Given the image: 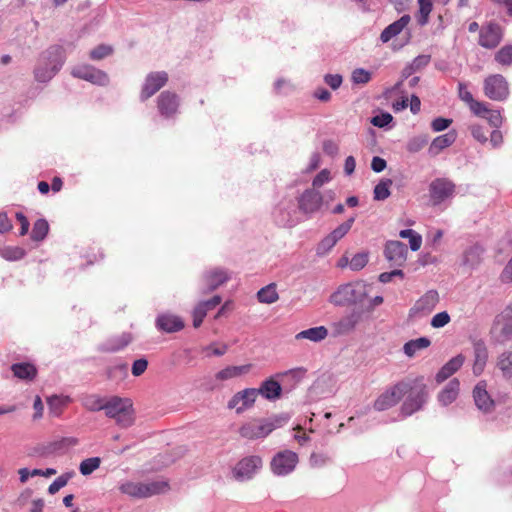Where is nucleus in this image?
Listing matches in <instances>:
<instances>
[{"label":"nucleus","instance_id":"f257e3e1","mask_svg":"<svg viewBox=\"0 0 512 512\" xmlns=\"http://www.w3.org/2000/svg\"><path fill=\"white\" fill-rule=\"evenodd\" d=\"M401 384L405 385L401 392V399L403 397L405 399L400 407V414L403 418H406L425 407L429 394L423 377L405 378L401 380Z\"/></svg>","mask_w":512,"mask_h":512},{"label":"nucleus","instance_id":"f03ea898","mask_svg":"<svg viewBox=\"0 0 512 512\" xmlns=\"http://www.w3.org/2000/svg\"><path fill=\"white\" fill-rule=\"evenodd\" d=\"M66 60L65 50L52 45L40 53L34 68V78L39 83L49 82L62 68Z\"/></svg>","mask_w":512,"mask_h":512},{"label":"nucleus","instance_id":"7ed1b4c3","mask_svg":"<svg viewBox=\"0 0 512 512\" xmlns=\"http://www.w3.org/2000/svg\"><path fill=\"white\" fill-rule=\"evenodd\" d=\"M103 411L105 416L113 419L120 428H128L134 424L135 412L130 398L110 396L106 400Z\"/></svg>","mask_w":512,"mask_h":512},{"label":"nucleus","instance_id":"20e7f679","mask_svg":"<svg viewBox=\"0 0 512 512\" xmlns=\"http://www.w3.org/2000/svg\"><path fill=\"white\" fill-rule=\"evenodd\" d=\"M288 418L284 415H275L270 418L249 422L241 426L239 433L241 437L254 440L265 438L275 429L282 427Z\"/></svg>","mask_w":512,"mask_h":512},{"label":"nucleus","instance_id":"39448f33","mask_svg":"<svg viewBox=\"0 0 512 512\" xmlns=\"http://www.w3.org/2000/svg\"><path fill=\"white\" fill-rule=\"evenodd\" d=\"M367 296L366 285L361 281L343 284L330 296V302L335 306L357 304Z\"/></svg>","mask_w":512,"mask_h":512},{"label":"nucleus","instance_id":"423d86ee","mask_svg":"<svg viewBox=\"0 0 512 512\" xmlns=\"http://www.w3.org/2000/svg\"><path fill=\"white\" fill-rule=\"evenodd\" d=\"M166 481H151V482H134L125 481L119 485V490L132 498H148L154 495L164 493L168 489Z\"/></svg>","mask_w":512,"mask_h":512},{"label":"nucleus","instance_id":"0eeeda50","mask_svg":"<svg viewBox=\"0 0 512 512\" xmlns=\"http://www.w3.org/2000/svg\"><path fill=\"white\" fill-rule=\"evenodd\" d=\"M180 96L170 90L162 91L156 98V108L159 117L168 122L175 123L180 114Z\"/></svg>","mask_w":512,"mask_h":512},{"label":"nucleus","instance_id":"6e6552de","mask_svg":"<svg viewBox=\"0 0 512 512\" xmlns=\"http://www.w3.org/2000/svg\"><path fill=\"white\" fill-rule=\"evenodd\" d=\"M263 460L259 455H249L239 460L232 470L235 480L245 482L253 479L262 469Z\"/></svg>","mask_w":512,"mask_h":512},{"label":"nucleus","instance_id":"1a4fd4ad","mask_svg":"<svg viewBox=\"0 0 512 512\" xmlns=\"http://www.w3.org/2000/svg\"><path fill=\"white\" fill-rule=\"evenodd\" d=\"M298 461L297 453L291 450L279 451L271 459V472L278 477L287 476L295 470Z\"/></svg>","mask_w":512,"mask_h":512},{"label":"nucleus","instance_id":"9d476101","mask_svg":"<svg viewBox=\"0 0 512 512\" xmlns=\"http://www.w3.org/2000/svg\"><path fill=\"white\" fill-rule=\"evenodd\" d=\"M169 80L166 71H153L146 75L139 94L141 102L147 101L163 88Z\"/></svg>","mask_w":512,"mask_h":512},{"label":"nucleus","instance_id":"9b49d317","mask_svg":"<svg viewBox=\"0 0 512 512\" xmlns=\"http://www.w3.org/2000/svg\"><path fill=\"white\" fill-rule=\"evenodd\" d=\"M455 184L448 178H435L429 184V196L433 205H440L455 193Z\"/></svg>","mask_w":512,"mask_h":512},{"label":"nucleus","instance_id":"f8f14e48","mask_svg":"<svg viewBox=\"0 0 512 512\" xmlns=\"http://www.w3.org/2000/svg\"><path fill=\"white\" fill-rule=\"evenodd\" d=\"M71 75L98 86H107L109 84V76L106 72L88 64L74 66L71 70Z\"/></svg>","mask_w":512,"mask_h":512},{"label":"nucleus","instance_id":"ddd939ff","mask_svg":"<svg viewBox=\"0 0 512 512\" xmlns=\"http://www.w3.org/2000/svg\"><path fill=\"white\" fill-rule=\"evenodd\" d=\"M484 93L491 100L504 101L509 96L508 82L500 74L490 75L484 80Z\"/></svg>","mask_w":512,"mask_h":512},{"label":"nucleus","instance_id":"4468645a","mask_svg":"<svg viewBox=\"0 0 512 512\" xmlns=\"http://www.w3.org/2000/svg\"><path fill=\"white\" fill-rule=\"evenodd\" d=\"M405 387L401 381L386 389L374 401V409L376 411H385L394 407L401 400V392Z\"/></svg>","mask_w":512,"mask_h":512},{"label":"nucleus","instance_id":"2eb2a0df","mask_svg":"<svg viewBox=\"0 0 512 512\" xmlns=\"http://www.w3.org/2000/svg\"><path fill=\"white\" fill-rule=\"evenodd\" d=\"M295 204L292 200H282L273 209L272 216L278 226H292L295 223Z\"/></svg>","mask_w":512,"mask_h":512},{"label":"nucleus","instance_id":"dca6fc26","mask_svg":"<svg viewBox=\"0 0 512 512\" xmlns=\"http://www.w3.org/2000/svg\"><path fill=\"white\" fill-rule=\"evenodd\" d=\"M256 398L255 388H246L234 394L228 401L227 407L235 409L236 413L241 414L254 405Z\"/></svg>","mask_w":512,"mask_h":512},{"label":"nucleus","instance_id":"f3484780","mask_svg":"<svg viewBox=\"0 0 512 512\" xmlns=\"http://www.w3.org/2000/svg\"><path fill=\"white\" fill-rule=\"evenodd\" d=\"M229 280L228 271L223 268H213L203 273L202 293L212 292Z\"/></svg>","mask_w":512,"mask_h":512},{"label":"nucleus","instance_id":"a211bd4d","mask_svg":"<svg viewBox=\"0 0 512 512\" xmlns=\"http://www.w3.org/2000/svg\"><path fill=\"white\" fill-rule=\"evenodd\" d=\"M408 249L405 243L397 240L387 241L384 248L386 259L393 265L401 266L406 261Z\"/></svg>","mask_w":512,"mask_h":512},{"label":"nucleus","instance_id":"6ab92c4d","mask_svg":"<svg viewBox=\"0 0 512 512\" xmlns=\"http://www.w3.org/2000/svg\"><path fill=\"white\" fill-rule=\"evenodd\" d=\"M322 195L319 191L313 189L305 190L298 199L299 209L311 214L317 212L322 205Z\"/></svg>","mask_w":512,"mask_h":512},{"label":"nucleus","instance_id":"aec40b11","mask_svg":"<svg viewBox=\"0 0 512 512\" xmlns=\"http://www.w3.org/2000/svg\"><path fill=\"white\" fill-rule=\"evenodd\" d=\"M502 39L501 27L495 23L483 26L479 34V44L488 49L495 48Z\"/></svg>","mask_w":512,"mask_h":512},{"label":"nucleus","instance_id":"412c9836","mask_svg":"<svg viewBox=\"0 0 512 512\" xmlns=\"http://www.w3.org/2000/svg\"><path fill=\"white\" fill-rule=\"evenodd\" d=\"M473 399L476 407L484 413L492 411L494 408V400L487 391V383L479 381L473 389Z\"/></svg>","mask_w":512,"mask_h":512},{"label":"nucleus","instance_id":"4be33fe9","mask_svg":"<svg viewBox=\"0 0 512 512\" xmlns=\"http://www.w3.org/2000/svg\"><path fill=\"white\" fill-rule=\"evenodd\" d=\"M156 327L158 330L166 333H174L184 328L183 320L174 314L163 313L156 318Z\"/></svg>","mask_w":512,"mask_h":512},{"label":"nucleus","instance_id":"5701e85b","mask_svg":"<svg viewBox=\"0 0 512 512\" xmlns=\"http://www.w3.org/2000/svg\"><path fill=\"white\" fill-rule=\"evenodd\" d=\"M439 301L438 292L435 290L427 291L420 297L410 310V314H427L430 313Z\"/></svg>","mask_w":512,"mask_h":512},{"label":"nucleus","instance_id":"b1692460","mask_svg":"<svg viewBox=\"0 0 512 512\" xmlns=\"http://www.w3.org/2000/svg\"><path fill=\"white\" fill-rule=\"evenodd\" d=\"M495 341L505 344L512 340V320L504 315L502 321H497L491 331Z\"/></svg>","mask_w":512,"mask_h":512},{"label":"nucleus","instance_id":"393cba45","mask_svg":"<svg viewBox=\"0 0 512 512\" xmlns=\"http://www.w3.org/2000/svg\"><path fill=\"white\" fill-rule=\"evenodd\" d=\"M473 354V373L478 376L484 371L488 360V349L483 340L479 339L473 342Z\"/></svg>","mask_w":512,"mask_h":512},{"label":"nucleus","instance_id":"a878e982","mask_svg":"<svg viewBox=\"0 0 512 512\" xmlns=\"http://www.w3.org/2000/svg\"><path fill=\"white\" fill-rule=\"evenodd\" d=\"M255 391L257 396L261 395L266 400L275 401L282 395V386L271 377L264 380L258 389L255 388Z\"/></svg>","mask_w":512,"mask_h":512},{"label":"nucleus","instance_id":"bb28decb","mask_svg":"<svg viewBox=\"0 0 512 512\" xmlns=\"http://www.w3.org/2000/svg\"><path fill=\"white\" fill-rule=\"evenodd\" d=\"M465 357L462 354H458L455 357L451 358L447 363H445L440 370L437 372L435 376V380L438 384L447 380L450 376L456 373L464 364Z\"/></svg>","mask_w":512,"mask_h":512},{"label":"nucleus","instance_id":"cd10ccee","mask_svg":"<svg viewBox=\"0 0 512 512\" xmlns=\"http://www.w3.org/2000/svg\"><path fill=\"white\" fill-rule=\"evenodd\" d=\"M411 18L408 14L402 15L398 20L389 24L380 34V40L383 43L389 42L398 36L409 24Z\"/></svg>","mask_w":512,"mask_h":512},{"label":"nucleus","instance_id":"c85d7f7f","mask_svg":"<svg viewBox=\"0 0 512 512\" xmlns=\"http://www.w3.org/2000/svg\"><path fill=\"white\" fill-rule=\"evenodd\" d=\"M457 138V133L454 130H451L443 135L437 136L434 138L428 148V153L430 156L439 155L445 148L451 146Z\"/></svg>","mask_w":512,"mask_h":512},{"label":"nucleus","instance_id":"c756f323","mask_svg":"<svg viewBox=\"0 0 512 512\" xmlns=\"http://www.w3.org/2000/svg\"><path fill=\"white\" fill-rule=\"evenodd\" d=\"M460 390V382L458 379L454 378L450 380L447 385L439 392L437 398L438 402L442 406H448L453 403L459 394Z\"/></svg>","mask_w":512,"mask_h":512},{"label":"nucleus","instance_id":"7c9ffc66","mask_svg":"<svg viewBox=\"0 0 512 512\" xmlns=\"http://www.w3.org/2000/svg\"><path fill=\"white\" fill-rule=\"evenodd\" d=\"M360 313L358 311H352L351 313L343 316L337 322L334 323V328L337 334L345 335L353 331L360 321Z\"/></svg>","mask_w":512,"mask_h":512},{"label":"nucleus","instance_id":"2f4dec72","mask_svg":"<svg viewBox=\"0 0 512 512\" xmlns=\"http://www.w3.org/2000/svg\"><path fill=\"white\" fill-rule=\"evenodd\" d=\"M11 371L14 377L25 381H33L38 372L36 366L29 362L14 363L11 365Z\"/></svg>","mask_w":512,"mask_h":512},{"label":"nucleus","instance_id":"473e14b6","mask_svg":"<svg viewBox=\"0 0 512 512\" xmlns=\"http://www.w3.org/2000/svg\"><path fill=\"white\" fill-rule=\"evenodd\" d=\"M108 397H103L99 394L90 393L83 394L80 397L81 405L90 412H99L104 410V406Z\"/></svg>","mask_w":512,"mask_h":512},{"label":"nucleus","instance_id":"72a5a7b5","mask_svg":"<svg viewBox=\"0 0 512 512\" xmlns=\"http://www.w3.org/2000/svg\"><path fill=\"white\" fill-rule=\"evenodd\" d=\"M132 341L129 333H123L120 336L112 337L103 343L100 349L104 352H117L125 348Z\"/></svg>","mask_w":512,"mask_h":512},{"label":"nucleus","instance_id":"f704fd0d","mask_svg":"<svg viewBox=\"0 0 512 512\" xmlns=\"http://www.w3.org/2000/svg\"><path fill=\"white\" fill-rule=\"evenodd\" d=\"M250 369H251L250 364L240 365V366H227L226 368L220 370L216 374V379L225 381V380H229L232 378H237V377H240V376L248 373L250 371Z\"/></svg>","mask_w":512,"mask_h":512},{"label":"nucleus","instance_id":"c9c22d12","mask_svg":"<svg viewBox=\"0 0 512 512\" xmlns=\"http://www.w3.org/2000/svg\"><path fill=\"white\" fill-rule=\"evenodd\" d=\"M497 368L501 371L504 379L512 382V351L502 352L497 359Z\"/></svg>","mask_w":512,"mask_h":512},{"label":"nucleus","instance_id":"e433bc0d","mask_svg":"<svg viewBox=\"0 0 512 512\" xmlns=\"http://www.w3.org/2000/svg\"><path fill=\"white\" fill-rule=\"evenodd\" d=\"M431 345V341L427 337H420L417 339H412L407 341L403 346V352L404 354L412 358L415 356V354L423 349L428 348Z\"/></svg>","mask_w":512,"mask_h":512},{"label":"nucleus","instance_id":"4c0bfd02","mask_svg":"<svg viewBox=\"0 0 512 512\" xmlns=\"http://www.w3.org/2000/svg\"><path fill=\"white\" fill-rule=\"evenodd\" d=\"M328 335V330L324 326L312 327L306 330H303L296 334L295 338L299 339H308L312 342H320L325 339Z\"/></svg>","mask_w":512,"mask_h":512},{"label":"nucleus","instance_id":"58836bf2","mask_svg":"<svg viewBox=\"0 0 512 512\" xmlns=\"http://www.w3.org/2000/svg\"><path fill=\"white\" fill-rule=\"evenodd\" d=\"M49 224L46 219L40 218L35 221L30 234L34 242H42L48 235Z\"/></svg>","mask_w":512,"mask_h":512},{"label":"nucleus","instance_id":"ea45409f","mask_svg":"<svg viewBox=\"0 0 512 512\" xmlns=\"http://www.w3.org/2000/svg\"><path fill=\"white\" fill-rule=\"evenodd\" d=\"M0 256L7 261H18L26 256V250L20 246L0 247Z\"/></svg>","mask_w":512,"mask_h":512},{"label":"nucleus","instance_id":"a19ab883","mask_svg":"<svg viewBox=\"0 0 512 512\" xmlns=\"http://www.w3.org/2000/svg\"><path fill=\"white\" fill-rule=\"evenodd\" d=\"M257 298L260 303L272 304L276 302L279 298L278 293L276 291V285L274 283H271L261 288L257 292Z\"/></svg>","mask_w":512,"mask_h":512},{"label":"nucleus","instance_id":"79ce46f5","mask_svg":"<svg viewBox=\"0 0 512 512\" xmlns=\"http://www.w3.org/2000/svg\"><path fill=\"white\" fill-rule=\"evenodd\" d=\"M481 254V247L477 245L469 247L464 253L463 264L470 268H474L480 263Z\"/></svg>","mask_w":512,"mask_h":512},{"label":"nucleus","instance_id":"37998d69","mask_svg":"<svg viewBox=\"0 0 512 512\" xmlns=\"http://www.w3.org/2000/svg\"><path fill=\"white\" fill-rule=\"evenodd\" d=\"M419 11L416 16L417 23L424 26L429 21V15L433 9V0H418Z\"/></svg>","mask_w":512,"mask_h":512},{"label":"nucleus","instance_id":"c03bdc74","mask_svg":"<svg viewBox=\"0 0 512 512\" xmlns=\"http://www.w3.org/2000/svg\"><path fill=\"white\" fill-rule=\"evenodd\" d=\"M392 184L391 179H382L380 182L374 187L373 190V198L376 201H384L390 196V186Z\"/></svg>","mask_w":512,"mask_h":512},{"label":"nucleus","instance_id":"a18cd8bd","mask_svg":"<svg viewBox=\"0 0 512 512\" xmlns=\"http://www.w3.org/2000/svg\"><path fill=\"white\" fill-rule=\"evenodd\" d=\"M101 458L100 457H90L81 461L79 465V471L83 476H88L92 474L95 470L100 467Z\"/></svg>","mask_w":512,"mask_h":512},{"label":"nucleus","instance_id":"49530a36","mask_svg":"<svg viewBox=\"0 0 512 512\" xmlns=\"http://www.w3.org/2000/svg\"><path fill=\"white\" fill-rule=\"evenodd\" d=\"M355 222V216L348 218L345 222L338 225L334 230H332L329 235L338 242L341 240L352 228Z\"/></svg>","mask_w":512,"mask_h":512},{"label":"nucleus","instance_id":"de8ad7c7","mask_svg":"<svg viewBox=\"0 0 512 512\" xmlns=\"http://www.w3.org/2000/svg\"><path fill=\"white\" fill-rule=\"evenodd\" d=\"M428 141L429 138L425 134L414 136L408 140L406 149L410 153H417L427 145Z\"/></svg>","mask_w":512,"mask_h":512},{"label":"nucleus","instance_id":"09e8293b","mask_svg":"<svg viewBox=\"0 0 512 512\" xmlns=\"http://www.w3.org/2000/svg\"><path fill=\"white\" fill-rule=\"evenodd\" d=\"M372 79V74L363 68L354 69L351 73V81L355 85L367 84Z\"/></svg>","mask_w":512,"mask_h":512},{"label":"nucleus","instance_id":"8fccbe9b","mask_svg":"<svg viewBox=\"0 0 512 512\" xmlns=\"http://www.w3.org/2000/svg\"><path fill=\"white\" fill-rule=\"evenodd\" d=\"M368 261H369V253L368 252L356 253L350 259V269L352 271H360L367 265Z\"/></svg>","mask_w":512,"mask_h":512},{"label":"nucleus","instance_id":"3c124183","mask_svg":"<svg viewBox=\"0 0 512 512\" xmlns=\"http://www.w3.org/2000/svg\"><path fill=\"white\" fill-rule=\"evenodd\" d=\"M113 53V48L110 45L100 44L89 53L90 59L94 61L102 60Z\"/></svg>","mask_w":512,"mask_h":512},{"label":"nucleus","instance_id":"603ef678","mask_svg":"<svg viewBox=\"0 0 512 512\" xmlns=\"http://www.w3.org/2000/svg\"><path fill=\"white\" fill-rule=\"evenodd\" d=\"M495 61L503 66L512 64V45L503 46L496 54Z\"/></svg>","mask_w":512,"mask_h":512},{"label":"nucleus","instance_id":"864d4df0","mask_svg":"<svg viewBox=\"0 0 512 512\" xmlns=\"http://www.w3.org/2000/svg\"><path fill=\"white\" fill-rule=\"evenodd\" d=\"M336 244L337 242L328 234L318 243L316 247V254L318 256H325Z\"/></svg>","mask_w":512,"mask_h":512},{"label":"nucleus","instance_id":"5fc2aeb1","mask_svg":"<svg viewBox=\"0 0 512 512\" xmlns=\"http://www.w3.org/2000/svg\"><path fill=\"white\" fill-rule=\"evenodd\" d=\"M73 473L67 472L59 477H57L48 487V492L50 494L57 493L61 488L67 485L68 481L71 479Z\"/></svg>","mask_w":512,"mask_h":512},{"label":"nucleus","instance_id":"6e6d98bb","mask_svg":"<svg viewBox=\"0 0 512 512\" xmlns=\"http://www.w3.org/2000/svg\"><path fill=\"white\" fill-rule=\"evenodd\" d=\"M472 137L481 144L488 142L487 130L485 127L473 124L469 127Z\"/></svg>","mask_w":512,"mask_h":512},{"label":"nucleus","instance_id":"4d7b16f0","mask_svg":"<svg viewBox=\"0 0 512 512\" xmlns=\"http://www.w3.org/2000/svg\"><path fill=\"white\" fill-rule=\"evenodd\" d=\"M393 121V116L388 112H381L372 117L371 123L375 127L383 128Z\"/></svg>","mask_w":512,"mask_h":512},{"label":"nucleus","instance_id":"13d9d810","mask_svg":"<svg viewBox=\"0 0 512 512\" xmlns=\"http://www.w3.org/2000/svg\"><path fill=\"white\" fill-rule=\"evenodd\" d=\"M431 57L430 55L421 54L413 59L410 63V69L412 71L417 72L425 68L430 63Z\"/></svg>","mask_w":512,"mask_h":512},{"label":"nucleus","instance_id":"bf43d9fd","mask_svg":"<svg viewBox=\"0 0 512 512\" xmlns=\"http://www.w3.org/2000/svg\"><path fill=\"white\" fill-rule=\"evenodd\" d=\"M450 322V315L446 311L435 314L431 319V326L433 328H442Z\"/></svg>","mask_w":512,"mask_h":512},{"label":"nucleus","instance_id":"052dcab7","mask_svg":"<svg viewBox=\"0 0 512 512\" xmlns=\"http://www.w3.org/2000/svg\"><path fill=\"white\" fill-rule=\"evenodd\" d=\"M484 119L488 121L490 126L494 128H500L503 122V118L501 116V113L499 110H491L489 109V112L485 115Z\"/></svg>","mask_w":512,"mask_h":512},{"label":"nucleus","instance_id":"680f3d73","mask_svg":"<svg viewBox=\"0 0 512 512\" xmlns=\"http://www.w3.org/2000/svg\"><path fill=\"white\" fill-rule=\"evenodd\" d=\"M452 124V119L437 117L431 122V129L434 132H441L446 130Z\"/></svg>","mask_w":512,"mask_h":512},{"label":"nucleus","instance_id":"e2e57ef3","mask_svg":"<svg viewBox=\"0 0 512 512\" xmlns=\"http://www.w3.org/2000/svg\"><path fill=\"white\" fill-rule=\"evenodd\" d=\"M468 106L470 110L478 117L484 118L487 112H489L487 104L484 102H479L475 99Z\"/></svg>","mask_w":512,"mask_h":512},{"label":"nucleus","instance_id":"0e129e2a","mask_svg":"<svg viewBox=\"0 0 512 512\" xmlns=\"http://www.w3.org/2000/svg\"><path fill=\"white\" fill-rule=\"evenodd\" d=\"M323 80L332 90H337L342 85L343 77L340 74H326Z\"/></svg>","mask_w":512,"mask_h":512},{"label":"nucleus","instance_id":"69168bd1","mask_svg":"<svg viewBox=\"0 0 512 512\" xmlns=\"http://www.w3.org/2000/svg\"><path fill=\"white\" fill-rule=\"evenodd\" d=\"M330 180V172L327 169L321 170L313 179L314 188H319Z\"/></svg>","mask_w":512,"mask_h":512},{"label":"nucleus","instance_id":"338daca9","mask_svg":"<svg viewBox=\"0 0 512 512\" xmlns=\"http://www.w3.org/2000/svg\"><path fill=\"white\" fill-rule=\"evenodd\" d=\"M148 361L145 358L137 359L132 364V374L136 377L142 375L147 369Z\"/></svg>","mask_w":512,"mask_h":512},{"label":"nucleus","instance_id":"774afa93","mask_svg":"<svg viewBox=\"0 0 512 512\" xmlns=\"http://www.w3.org/2000/svg\"><path fill=\"white\" fill-rule=\"evenodd\" d=\"M206 315L207 312L205 311V309H203L199 304H197L193 310V326L195 328L200 327Z\"/></svg>","mask_w":512,"mask_h":512}]
</instances>
